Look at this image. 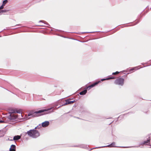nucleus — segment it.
<instances>
[{"mask_svg":"<svg viewBox=\"0 0 151 151\" xmlns=\"http://www.w3.org/2000/svg\"><path fill=\"white\" fill-rule=\"evenodd\" d=\"M51 109H42L39 110L38 111H35L34 112H31L29 113L28 115V116L25 117L24 118H24L26 120H27L29 119L31 117H35L36 116H37V114H38L39 113H41V115H43L45 114H46L50 113L48 111L50 110ZM16 112L18 113H19V115H15V118H17L18 116L20 117V116H21L22 117H23V115L22 116V113H21V112L19 111H14L12 112V113H15Z\"/></svg>","mask_w":151,"mask_h":151,"instance_id":"obj_1","label":"nucleus"},{"mask_svg":"<svg viewBox=\"0 0 151 151\" xmlns=\"http://www.w3.org/2000/svg\"><path fill=\"white\" fill-rule=\"evenodd\" d=\"M28 135L33 138H36L40 136V134L38 131L34 129L30 130L27 132Z\"/></svg>","mask_w":151,"mask_h":151,"instance_id":"obj_2","label":"nucleus"},{"mask_svg":"<svg viewBox=\"0 0 151 151\" xmlns=\"http://www.w3.org/2000/svg\"><path fill=\"white\" fill-rule=\"evenodd\" d=\"M124 80L122 78H119L115 80L114 83L116 84L122 86L124 84Z\"/></svg>","mask_w":151,"mask_h":151,"instance_id":"obj_3","label":"nucleus"},{"mask_svg":"<svg viewBox=\"0 0 151 151\" xmlns=\"http://www.w3.org/2000/svg\"><path fill=\"white\" fill-rule=\"evenodd\" d=\"M49 122L48 121H46L42 123V126L43 127H46L49 124Z\"/></svg>","mask_w":151,"mask_h":151,"instance_id":"obj_4","label":"nucleus"},{"mask_svg":"<svg viewBox=\"0 0 151 151\" xmlns=\"http://www.w3.org/2000/svg\"><path fill=\"white\" fill-rule=\"evenodd\" d=\"M16 146L15 145H12L9 149V151H15Z\"/></svg>","mask_w":151,"mask_h":151,"instance_id":"obj_5","label":"nucleus"},{"mask_svg":"<svg viewBox=\"0 0 151 151\" xmlns=\"http://www.w3.org/2000/svg\"><path fill=\"white\" fill-rule=\"evenodd\" d=\"M115 143L114 142L112 143L111 144L108 145L106 146L102 147H116L115 146Z\"/></svg>","mask_w":151,"mask_h":151,"instance_id":"obj_6","label":"nucleus"},{"mask_svg":"<svg viewBox=\"0 0 151 151\" xmlns=\"http://www.w3.org/2000/svg\"><path fill=\"white\" fill-rule=\"evenodd\" d=\"M146 144L147 145H149V144H150V139H148L147 141H145L143 142V143H142V144Z\"/></svg>","mask_w":151,"mask_h":151,"instance_id":"obj_7","label":"nucleus"},{"mask_svg":"<svg viewBox=\"0 0 151 151\" xmlns=\"http://www.w3.org/2000/svg\"><path fill=\"white\" fill-rule=\"evenodd\" d=\"M20 138V136L19 135H17L14 137V140H17Z\"/></svg>","mask_w":151,"mask_h":151,"instance_id":"obj_8","label":"nucleus"},{"mask_svg":"<svg viewBox=\"0 0 151 151\" xmlns=\"http://www.w3.org/2000/svg\"><path fill=\"white\" fill-rule=\"evenodd\" d=\"M87 92V90H85L84 91L80 92V94L81 95H83L85 94Z\"/></svg>","mask_w":151,"mask_h":151,"instance_id":"obj_9","label":"nucleus"},{"mask_svg":"<svg viewBox=\"0 0 151 151\" xmlns=\"http://www.w3.org/2000/svg\"><path fill=\"white\" fill-rule=\"evenodd\" d=\"M70 100H67L65 101V102L64 104L63 105H65L68 104H70Z\"/></svg>","mask_w":151,"mask_h":151,"instance_id":"obj_10","label":"nucleus"},{"mask_svg":"<svg viewBox=\"0 0 151 151\" xmlns=\"http://www.w3.org/2000/svg\"><path fill=\"white\" fill-rule=\"evenodd\" d=\"M98 83H99V82H96L94 83L93 84L89 86V87H90V88L93 87V86H94L95 85H96L97 84H98Z\"/></svg>","mask_w":151,"mask_h":151,"instance_id":"obj_11","label":"nucleus"},{"mask_svg":"<svg viewBox=\"0 0 151 151\" xmlns=\"http://www.w3.org/2000/svg\"><path fill=\"white\" fill-rule=\"evenodd\" d=\"M8 1L7 0H5L3 1L2 5L4 6L5 4Z\"/></svg>","mask_w":151,"mask_h":151,"instance_id":"obj_12","label":"nucleus"},{"mask_svg":"<svg viewBox=\"0 0 151 151\" xmlns=\"http://www.w3.org/2000/svg\"><path fill=\"white\" fill-rule=\"evenodd\" d=\"M9 11L8 10H6V9L3 10L1 11H0V13L1 12H8Z\"/></svg>","mask_w":151,"mask_h":151,"instance_id":"obj_13","label":"nucleus"},{"mask_svg":"<svg viewBox=\"0 0 151 151\" xmlns=\"http://www.w3.org/2000/svg\"><path fill=\"white\" fill-rule=\"evenodd\" d=\"M114 77H110L108 78H106V79H101V81H103L104 80H108V79H114Z\"/></svg>","mask_w":151,"mask_h":151,"instance_id":"obj_14","label":"nucleus"},{"mask_svg":"<svg viewBox=\"0 0 151 151\" xmlns=\"http://www.w3.org/2000/svg\"><path fill=\"white\" fill-rule=\"evenodd\" d=\"M119 73V72L116 71L115 73H112V74L113 75H116V74H118Z\"/></svg>","mask_w":151,"mask_h":151,"instance_id":"obj_15","label":"nucleus"},{"mask_svg":"<svg viewBox=\"0 0 151 151\" xmlns=\"http://www.w3.org/2000/svg\"><path fill=\"white\" fill-rule=\"evenodd\" d=\"M4 6H3V5H2L0 7V10L4 8Z\"/></svg>","mask_w":151,"mask_h":151,"instance_id":"obj_16","label":"nucleus"},{"mask_svg":"<svg viewBox=\"0 0 151 151\" xmlns=\"http://www.w3.org/2000/svg\"><path fill=\"white\" fill-rule=\"evenodd\" d=\"M74 101H70V104H73L74 102Z\"/></svg>","mask_w":151,"mask_h":151,"instance_id":"obj_17","label":"nucleus"},{"mask_svg":"<svg viewBox=\"0 0 151 151\" xmlns=\"http://www.w3.org/2000/svg\"><path fill=\"white\" fill-rule=\"evenodd\" d=\"M4 122V121L2 120H0V123H3Z\"/></svg>","mask_w":151,"mask_h":151,"instance_id":"obj_18","label":"nucleus"},{"mask_svg":"<svg viewBox=\"0 0 151 151\" xmlns=\"http://www.w3.org/2000/svg\"><path fill=\"white\" fill-rule=\"evenodd\" d=\"M136 68V67H135L134 68L132 69L131 70H134V69L135 68Z\"/></svg>","mask_w":151,"mask_h":151,"instance_id":"obj_19","label":"nucleus"},{"mask_svg":"<svg viewBox=\"0 0 151 151\" xmlns=\"http://www.w3.org/2000/svg\"><path fill=\"white\" fill-rule=\"evenodd\" d=\"M2 132H1V131H0V133H2Z\"/></svg>","mask_w":151,"mask_h":151,"instance_id":"obj_20","label":"nucleus"},{"mask_svg":"<svg viewBox=\"0 0 151 151\" xmlns=\"http://www.w3.org/2000/svg\"><path fill=\"white\" fill-rule=\"evenodd\" d=\"M37 128V127H35V129H36Z\"/></svg>","mask_w":151,"mask_h":151,"instance_id":"obj_21","label":"nucleus"}]
</instances>
